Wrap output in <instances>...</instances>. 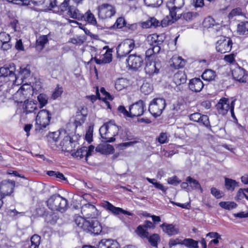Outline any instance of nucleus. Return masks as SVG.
Wrapping results in <instances>:
<instances>
[{
    "instance_id": "nucleus-27",
    "label": "nucleus",
    "mask_w": 248,
    "mask_h": 248,
    "mask_svg": "<svg viewBox=\"0 0 248 248\" xmlns=\"http://www.w3.org/2000/svg\"><path fill=\"white\" fill-rule=\"evenodd\" d=\"M31 2L36 6L44 5L47 8H52L56 5V0H31Z\"/></svg>"
},
{
    "instance_id": "nucleus-34",
    "label": "nucleus",
    "mask_w": 248,
    "mask_h": 248,
    "mask_svg": "<svg viewBox=\"0 0 248 248\" xmlns=\"http://www.w3.org/2000/svg\"><path fill=\"white\" fill-rule=\"evenodd\" d=\"M237 31L239 35L248 34V21H242L237 25Z\"/></svg>"
},
{
    "instance_id": "nucleus-6",
    "label": "nucleus",
    "mask_w": 248,
    "mask_h": 248,
    "mask_svg": "<svg viewBox=\"0 0 248 248\" xmlns=\"http://www.w3.org/2000/svg\"><path fill=\"white\" fill-rule=\"evenodd\" d=\"M185 4L184 0H170L167 2L166 6L170 12L172 19L176 20L180 18L181 14H178Z\"/></svg>"
},
{
    "instance_id": "nucleus-17",
    "label": "nucleus",
    "mask_w": 248,
    "mask_h": 248,
    "mask_svg": "<svg viewBox=\"0 0 248 248\" xmlns=\"http://www.w3.org/2000/svg\"><path fill=\"white\" fill-rule=\"evenodd\" d=\"M15 186V181L4 180L0 185V193L3 197L9 196L13 192Z\"/></svg>"
},
{
    "instance_id": "nucleus-35",
    "label": "nucleus",
    "mask_w": 248,
    "mask_h": 248,
    "mask_svg": "<svg viewBox=\"0 0 248 248\" xmlns=\"http://www.w3.org/2000/svg\"><path fill=\"white\" fill-rule=\"evenodd\" d=\"M236 16H242L245 18L248 19V14L243 12L240 8H236L232 9L229 14L228 17L230 19H232Z\"/></svg>"
},
{
    "instance_id": "nucleus-21",
    "label": "nucleus",
    "mask_w": 248,
    "mask_h": 248,
    "mask_svg": "<svg viewBox=\"0 0 248 248\" xmlns=\"http://www.w3.org/2000/svg\"><path fill=\"white\" fill-rule=\"evenodd\" d=\"M87 114V109L86 108L83 107L78 108L74 121L76 127L81 125L84 123Z\"/></svg>"
},
{
    "instance_id": "nucleus-37",
    "label": "nucleus",
    "mask_w": 248,
    "mask_h": 248,
    "mask_svg": "<svg viewBox=\"0 0 248 248\" xmlns=\"http://www.w3.org/2000/svg\"><path fill=\"white\" fill-rule=\"evenodd\" d=\"M86 147H82L79 149H78L76 152H73L71 154L72 155L78 159H81L83 157H85V160H87L86 158Z\"/></svg>"
},
{
    "instance_id": "nucleus-54",
    "label": "nucleus",
    "mask_w": 248,
    "mask_h": 248,
    "mask_svg": "<svg viewBox=\"0 0 248 248\" xmlns=\"http://www.w3.org/2000/svg\"><path fill=\"white\" fill-rule=\"evenodd\" d=\"M63 93V89L62 87H59L58 85L56 88L53 92L52 94V98L54 100L56 99L59 97L61 96Z\"/></svg>"
},
{
    "instance_id": "nucleus-18",
    "label": "nucleus",
    "mask_w": 248,
    "mask_h": 248,
    "mask_svg": "<svg viewBox=\"0 0 248 248\" xmlns=\"http://www.w3.org/2000/svg\"><path fill=\"white\" fill-rule=\"evenodd\" d=\"M103 206L107 210L111 212L115 216L119 215L121 214H123L124 215L128 216H134L133 213L127 211L126 210H124L121 208L115 207L108 202H105L103 203Z\"/></svg>"
},
{
    "instance_id": "nucleus-51",
    "label": "nucleus",
    "mask_w": 248,
    "mask_h": 248,
    "mask_svg": "<svg viewBox=\"0 0 248 248\" xmlns=\"http://www.w3.org/2000/svg\"><path fill=\"white\" fill-rule=\"evenodd\" d=\"M198 15L197 13L194 12H186L183 14V18L187 21H190L193 20L194 18L196 17Z\"/></svg>"
},
{
    "instance_id": "nucleus-58",
    "label": "nucleus",
    "mask_w": 248,
    "mask_h": 248,
    "mask_svg": "<svg viewBox=\"0 0 248 248\" xmlns=\"http://www.w3.org/2000/svg\"><path fill=\"white\" fill-rule=\"evenodd\" d=\"M11 40V37L9 34L5 32H0V44L5 43Z\"/></svg>"
},
{
    "instance_id": "nucleus-9",
    "label": "nucleus",
    "mask_w": 248,
    "mask_h": 248,
    "mask_svg": "<svg viewBox=\"0 0 248 248\" xmlns=\"http://www.w3.org/2000/svg\"><path fill=\"white\" fill-rule=\"evenodd\" d=\"M216 108L218 113L223 115L230 109L232 117H234L233 101H232L230 104L228 99L222 98L216 105Z\"/></svg>"
},
{
    "instance_id": "nucleus-63",
    "label": "nucleus",
    "mask_w": 248,
    "mask_h": 248,
    "mask_svg": "<svg viewBox=\"0 0 248 248\" xmlns=\"http://www.w3.org/2000/svg\"><path fill=\"white\" fill-rule=\"evenodd\" d=\"M211 193L217 199L220 198L222 196V193L220 190L215 187L211 188Z\"/></svg>"
},
{
    "instance_id": "nucleus-24",
    "label": "nucleus",
    "mask_w": 248,
    "mask_h": 248,
    "mask_svg": "<svg viewBox=\"0 0 248 248\" xmlns=\"http://www.w3.org/2000/svg\"><path fill=\"white\" fill-rule=\"evenodd\" d=\"M160 227L164 232L169 236L174 235L179 233V229L175 225L172 224L164 223L160 225Z\"/></svg>"
},
{
    "instance_id": "nucleus-43",
    "label": "nucleus",
    "mask_w": 248,
    "mask_h": 248,
    "mask_svg": "<svg viewBox=\"0 0 248 248\" xmlns=\"http://www.w3.org/2000/svg\"><path fill=\"white\" fill-rule=\"evenodd\" d=\"M31 245L30 248H39L41 242V237L37 234L33 235L31 239Z\"/></svg>"
},
{
    "instance_id": "nucleus-11",
    "label": "nucleus",
    "mask_w": 248,
    "mask_h": 248,
    "mask_svg": "<svg viewBox=\"0 0 248 248\" xmlns=\"http://www.w3.org/2000/svg\"><path fill=\"white\" fill-rule=\"evenodd\" d=\"M145 110V102L142 100H139L129 106L130 117H140L143 114Z\"/></svg>"
},
{
    "instance_id": "nucleus-15",
    "label": "nucleus",
    "mask_w": 248,
    "mask_h": 248,
    "mask_svg": "<svg viewBox=\"0 0 248 248\" xmlns=\"http://www.w3.org/2000/svg\"><path fill=\"white\" fill-rule=\"evenodd\" d=\"M126 62L130 69L137 70L142 66L143 57L140 55L131 54L126 59Z\"/></svg>"
},
{
    "instance_id": "nucleus-62",
    "label": "nucleus",
    "mask_w": 248,
    "mask_h": 248,
    "mask_svg": "<svg viewBox=\"0 0 248 248\" xmlns=\"http://www.w3.org/2000/svg\"><path fill=\"white\" fill-rule=\"evenodd\" d=\"M140 90L142 93L145 94H149L152 91V87H150L148 83L143 84Z\"/></svg>"
},
{
    "instance_id": "nucleus-41",
    "label": "nucleus",
    "mask_w": 248,
    "mask_h": 248,
    "mask_svg": "<svg viewBox=\"0 0 248 248\" xmlns=\"http://www.w3.org/2000/svg\"><path fill=\"white\" fill-rule=\"evenodd\" d=\"M48 42V38L46 35H43L38 38L36 40V47L40 50L43 49L45 44Z\"/></svg>"
},
{
    "instance_id": "nucleus-20",
    "label": "nucleus",
    "mask_w": 248,
    "mask_h": 248,
    "mask_svg": "<svg viewBox=\"0 0 248 248\" xmlns=\"http://www.w3.org/2000/svg\"><path fill=\"white\" fill-rule=\"evenodd\" d=\"M25 86L23 85L13 95V100L17 103H22L25 101L27 100L28 89L26 90L25 88Z\"/></svg>"
},
{
    "instance_id": "nucleus-33",
    "label": "nucleus",
    "mask_w": 248,
    "mask_h": 248,
    "mask_svg": "<svg viewBox=\"0 0 248 248\" xmlns=\"http://www.w3.org/2000/svg\"><path fill=\"white\" fill-rule=\"evenodd\" d=\"M225 186L226 189L231 191H233L235 188L239 186V183L235 180L225 178Z\"/></svg>"
},
{
    "instance_id": "nucleus-47",
    "label": "nucleus",
    "mask_w": 248,
    "mask_h": 248,
    "mask_svg": "<svg viewBox=\"0 0 248 248\" xmlns=\"http://www.w3.org/2000/svg\"><path fill=\"white\" fill-rule=\"evenodd\" d=\"M145 4L148 7H158L163 3V0H144Z\"/></svg>"
},
{
    "instance_id": "nucleus-32",
    "label": "nucleus",
    "mask_w": 248,
    "mask_h": 248,
    "mask_svg": "<svg viewBox=\"0 0 248 248\" xmlns=\"http://www.w3.org/2000/svg\"><path fill=\"white\" fill-rule=\"evenodd\" d=\"M97 211L95 207L91 204H86L82 206L81 208V213L83 217L87 216L90 217L92 216V214L90 212L94 213Z\"/></svg>"
},
{
    "instance_id": "nucleus-42",
    "label": "nucleus",
    "mask_w": 248,
    "mask_h": 248,
    "mask_svg": "<svg viewBox=\"0 0 248 248\" xmlns=\"http://www.w3.org/2000/svg\"><path fill=\"white\" fill-rule=\"evenodd\" d=\"M35 216L37 217H47L48 216H52V214L51 212L49 213L48 211H46L45 207H41L36 209Z\"/></svg>"
},
{
    "instance_id": "nucleus-64",
    "label": "nucleus",
    "mask_w": 248,
    "mask_h": 248,
    "mask_svg": "<svg viewBox=\"0 0 248 248\" xmlns=\"http://www.w3.org/2000/svg\"><path fill=\"white\" fill-rule=\"evenodd\" d=\"M180 181L178 180L177 176H174L172 177H170L167 180V182L170 185H177L180 183Z\"/></svg>"
},
{
    "instance_id": "nucleus-44",
    "label": "nucleus",
    "mask_w": 248,
    "mask_h": 248,
    "mask_svg": "<svg viewBox=\"0 0 248 248\" xmlns=\"http://www.w3.org/2000/svg\"><path fill=\"white\" fill-rule=\"evenodd\" d=\"M83 17L84 18L86 21L92 25H96L97 24L96 18L94 15L91 13L90 11L86 12L85 16L83 15Z\"/></svg>"
},
{
    "instance_id": "nucleus-28",
    "label": "nucleus",
    "mask_w": 248,
    "mask_h": 248,
    "mask_svg": "<svg viewBox=\"0 0 248 248\" xmlns=\"http://www.w3.org/2000/svg\"><path fill=\"white\" fill-rule=\"evenodd\" d=\"M170 66L175 69L183 67L185 65V61L181 57L173 56L170 61Z\"/></svg>"
},
{
    "instance_id": "nucleus-55",
    "label": "nucleus",
    "mask_w": 248,
    "mask_h": 248,
    "mask_svg": "<svg viewBox=\"0 0 248 248\" xmlns=\"http://www.w3.org/2000/svg\"><path fill=\"white\" fill-rule=\"evenodd\" d=\"M159 239V235L157 234H154L150 236L148 238L150 243L153 247H157V242Z\"/></svg>"
},
{
    "instance_id": "nucleus-10",
    "label": "nucleus",
    "mask_w": 248,
    "mask_h": 248,
    "mask_svg": "<svg viewBox=\"0 0 248 248\" xmlns=\"http://www.w3.org/2000/svg\"><path fill=\"white\" fill-rule=\"evenodd\" d=\"M78 144L77 138L76 136L71 137L66 136L61 141L60 146L62 151L69 153L72 152L73 148H75Z\"/></svg>"
},
{
    "instance_id": "nucleus-40",
    "label": "nucleus",
    "mask_w": 248,
    "mask_h": 248,
    "mask_svg": "<svg viewBox=\"0 0 248 248\" xmlns=\"http://www.w3.org/2000/svg\"><path fill=\"white\" fill-rule=\"evenodd\" d=\"M128 84V81L124 78H118L115 81V87L118 91H121L126 87Z\"/></svg>"
},
{
    "instance_id": "nucleus-13",
    "label": "nucleus",
    "mask_w": 248,
    "mask_h": 248,
    "mask_svg": "<svg viewBox=\"0 0 248 248\" xmlns=\"http://www.w3.org/2000/svg\"><path fill=\"white\" fill-rule=\"evenodd\" d=\"M161 67L160 62L152 61L149 58L145 59L144 70L149 76L157 74Z\"/></svg>"
},
{
    "instance_id": "nucleus-49",
    "label": "nucleus",
    "mask_w": 248,
    "mask_h": 248,
    "mask_svg": "<svg viewBox=\"0 0 248 248\" xmlns=\"http://www.w3.org/2000/svg\"><path fill=\"white\" fill-rule=\"evenodd\" d=\"M48 97L44 93H40L37 96V100L39 103L40 108H42L46 106L48 102Z\"/></svg>"
},
{
    "instance_id": "nucleus-57",
    "label": "nucleus",
    "mask_w": 248,
    "mask_h": 248,
    "mask_svg": "<svg viewBox=\"0 0 248 248\" xmlns=\"http://www.w3.org/2000/svg\"><path fill=\"white\" fill-rule=\"evenodd\" d=\"M125 25V21L124 18L122 17H120L118 18L115 24L113 25L114 28H117L118 29H121Z\"/></svg>"
},
{
    "instance_id": "nucleus-3",
    "label": "nucleus",
    "mask_w": 248,
    "mask_h": 248,
    "mask_svg": "<svg viewBox=\"0 0 248 248\" xmlns=\"http://www.w3.org/2000/svg\"><path fill=\"white\" fill-rule=\"evenodd\" d=\"M47 206L51 210L63 213L68 207L67 200L61 196L59 194L51 196L46 201Z\"/></svg>"
},
{
    "instance_id": "nucleus-39",
    "label": "nucleus",
    "mask_w": 248,
    "mask_h": 248,
    "mask_svg": "<svg viewBox=\"0 0 248 248\" xmlns=\"http://www.w3.org/2000/svg\"><path fill=\"white\" fill-rule=\"evenodd\" d=\"M106 48H107V50L102 58V62L103 63H108L112 61V49L108 48L107 46L104 47V49Z\"/></svg>"
},
{
    "instance_id": "nucleus-59",
    "label": "nucleus",
    "mask_w": 248,
    "mask_h": 248,
    "mask_svg": "<svg viewBox=\"0 0 248 248\" xmlns=\"http://www.w3.org/2000/svg\"><path fill=\"white\" fill-rule=\"evenodd\" d=\"M182 243L183 240L178 238L175 239L171 238L169 240V246L170 248H171L177 245H182Z\"/></svg>"
},
{
    "instance_id": "nucleus-14",
    "label": "nucleus",
    "mask_w": 248,
    "mask_h": 248,
    "mask_svg": "<svg viewBox=\"0 0 248 248\" xmlns=\"http://www.w3.org/2000/svg\"><path fill=\"white\" fill-rule=\"evenodd\" d=\"M232 42L230 38L222 37L216 43L217 51L221 53H225L231 50Z\"/></svg>"
},
{
    "instance_id": "nucleus-38",
    "label": "nucleus",
    "mask_w": 248,
    "mask_h": 248,
    "mask_svg": "<svg viewBox=\"0 0 248 248\" xmlns=\"http://www.w3.org/2000/svg\"><path fill=\"white\" fill-rule=\"evenodd\" d=\"M183 245L188 248H198V241L191 238H186L183 240Z\"/></svg>"
},
{
    "instance_id": "nucleus-1",
    "label": "nucleus",
    "mask_w": 248,
    "mask_h": 248,
    "mask_svg": "<svg viewBox=\"0 0 248 248\" xmlns=\"http://www.w3.org/2000/svg\"><path fill=\"white\" fill-rule=\"evenodd\" d=\"M120 128L114 120L105 123L99 128L102 141L106 143L114 142L116 140L115 137L118 135Z\"/></svg>"
},
{
    "instance_id": "nucleus-53",
    "label": "nucleus",
    "mask_w": 248,
    "mask_h": 248,
    "mask_svg": "<svg viewBox=\"0 0 248 248\" xmlns=\"http://www.w3.org/2000/svg\"><path fill=\"white\" fill-rule=\"evenodd\" d=\"M215 20L211 17L209 16L205 18L203 21V25L208 28H212L216 25Z\"/></svg>"
},
{
    "instance_id": "nucleus-4",
    "label": "nucleus",
    "mask_w": 248,
    "mask_h": 248,
    "mask_svg": "<svg viewBox=\"0 0 248 248\" xmlns=\"http://www.w3.org/2000/svg\"><path fill=\"white\" fill-rule=\"evenodd\" d=\"M51 114L46 109L39 111L36 117L35 130L40 131L49 124Z\"/></svg>"
},
{
    "instance_id": "nucleus-48",
    "label": "nucleus",
    "mask_w": 248,
    "mask_h": 248,
    "mask_svg": "<svg viewBox=\"0 0 248 248\" xmlns=\"http://www.w3.org/2000/svg\"><path fill=\"white\" fill-rule=\"evenodd\" d=\"M136 232L139 236L142 238L148 237V232L143 225H140L138 226Z\"/></svg>"
},
{
    "instance_id": "nucleus-2",
    "label": "nucleus",
    "mask_w": 248,
    "mask_h": 248,
    "mask_svg": "<svg viewBox=\"0 0 248 248\" xmlns=\"http://www.w3.org/2000/svg\"><path fill=\"white\" fill-rule=\"evenodd\" d=\"M94 218H76L75 220L77 226L87 232L94 235L100 234L102 227L99 222Z\"/></svg>"
},
{
    "instance_id": "nucleus-26",
    "label": "nucleus",
    "mask_w": 248,
    "mask_h": 248,
    "mask_svg": "<svg viewBox=\"0 0 248 248\" xmlns=\"http://www.w3.org/2000/svg\"><path fill=\"white\" fill-rule=\"evenodd\" d=\"M233 78L240 82H246L247 76L246 71L242 68L239 67L233 70L232 72Z\"/></svg>"
},
{
    "instance_id": "nucleus-36",
    "label": "nucleus",
    "mask_w": 248,
    "mask_h": 248,
    "mask_svg": "<svg viewBox=\"0 0 248 248\" xmlns=\"http://www.w3.org/2000/svg\"><path fill=\"white\" fill-rule=\"evenodd\" d=\"M159 37L160 36L156 34L149 35L147 37V41L151 46L155 44L162 45L163 40H159Z\"/></svg>"
},
{
    "instance_id": "nucleus-31",
    "label": "nucleus",
    "mask_w": 248,
    "mask_h": 248,
    "mask_svg": "<svg viewBox=\"0 0 248 248\" xmlns=\"http://www.w3.org/2000/svg\"><path fill=\"white\" fill-rule=\"evenodd\" d=\"M217 77L216 72L211 69H206L203 72L202 78L204 80L208 81H214Z\"/></svg>"
},
{
    "instance_id": "nucleus-19",
    "label": "nucleus",
    "mask_w": 248,
    "mask_h": 248,
    "mask_svg": "<svg viewBox=\"0 0 248 248\" xmlns=\"http://www.w3.org/2000/svg\"><path fill=\"white\" fill-rule=\"evenodd\" d=\"M82 248H96L90 245H85ZM98 248H119V243L112 239H102L98 245Z\"/></svg>"
},
{
    "instance_id": "nucleus-25",
    "label": "nucleus",
    "mask_w": 248,
    "mask_h": 248,
    "mask_svg": "<svg viewBox=\"0 0 248 248\" xmlns=\"http://www.w3.org/2000/svg\"><path fill=\"white\" fill-rule=\"evenodd\" d=\"M23 109V112L26 114L36 113L38 110V104L34 101L27 100L25 101Z\"/></svg>"
},
{
    "instance_id": "nucleus-50",
    "label": "nucleus",
    "mask_w": 248,
    "mask_h": 248,
    "mask_svg": "<svg viewBox=\"0 0 248 248\" xmlns=\"http://www.w3.org/2000/svg\"><path fill=\"white\" fill-rule=\"evenodd\" d=\"M200 124H202L206 127H211L209 117L206 115H201V118L198 122Z\"/></svg>"
},
{
    "instance_id": "nucleus-60",
    "label": "nucleus",
    "mask_w": 248,
    "mask_h": 248,
    "mask_svg": "<svg viewBox=\"0 0 248 248\" xmlns=\"http://www.w3.org/2000/svg\"><path fill=\"white\" fill-rule=\"evenodd\" d=\"M69 6H69L68 2L66 1V0H65V1L60 5L59 8L62 14H66Z\"/></svg>"
},
{
    "instance_id": "nucleus-23",
    "label": "nucleus",
    "mask_w": 248,
    "mask_h": 248,
    "mask_svg": "<svg viewBox=\"0 0 248 248\" xmlns=\"http://www.w3.org/2000/svg\"><path fill=\"white\" fill-rule=\"evenodd\" d=\"M30 75V70L27 67H20L19 73L16 75V81H15L14 85L21 84L24 79L29 77Z\"/></svg>"
},
{
    "instance_id": "nucleus-22",
    "label": "nucleus",
    "mask_w": 248,
    "mask_h": 248,
    "mask_svg": "<svg viewBox=\"0 0 248 248\" xmlns=\"http://www.w3.org/2000/svg\"><path fill=\"white\" fill-rule=\"evenodd\" d=\"M204 87L202 80L199 78H194L190 79L189 83V88L192 92H200Z\"/></svg>"
},
{
    "instance_id": "nucleus-61",
    "label": "nucleus",
    "mask_w": 248,
    "mask_h": 248,
    "mask_svg": "<svg viewBox=\"0 0 248 248\" xmlns=\"http://www.w3.org/2000/svg\"><path fill=\"white\" fill-rule=\"evenodd\" d=\"M154 223L150 221H146L145 224L143 225L146 229L153 228L155 227L154 224L160 221V218H152Z\"/></svg>"
},
{
    "instance_id": "nucleus-16",
    "label": "nucleus",
    "mask_w": 248,
    "mask_h": 248,
    "mask_svg": "<svg viewBox=\"0 0 248 248\" xmlns=\"http://www.w3.org/2000/svg\"><path fill=\"white\" fill-rule=\"evenodd\" d=\"M170 20L165 19H164L160 22L159 20L154 17H151L146 21L143 22L141 25L143 28L147 29L149 28H156L160 25H161L163 27H166L170 24Z\"/></svg>"
},
{
    "instance_id": "nucleus-7",
    "label": "nucleus",
    "mask_w": 248,
    "mask_h": 248,
    "mask_svg": "<svg viewBox=\"0 0 248 248\" xmlns=\"http://www.w3.org/2000/svg\"><path fill=\"white\" fill-rule=\"evenodd\" d=\"M166 106V101L163 98H155L150 103L148 110L155 118L160 116Z\"/></svg>"
},
{
    "instance_id": "nucleus-12",
    "label": "nucleus",
    "mask_w": 248,
    "mask_h": 248,
    "mask_svg": "<svg viewBox=\"0 0 248 248\" xmlns=\"http://www.w3.org/2000/svg\"><path fill=\"white\" fill-rule=\"evenodd\" d=\"M116 13L115 8L108 4H103L98 7V17L102 19L111 18Z\"/></svg>"
},
{
    "instance_id": "nucleus-30",
    "label": "nucleus",
    "mask_w": 248,
    "mask_h": 248,
    "mask_svg": "<svg viewBox=\"0 0 248 248\" xmlns=\"http://www.w3.org/2000/svg\"><path fill=\"white\" fill-rule=\"evenodd\" d=\"M173 81L177 86L184 84L186 81V76L183 72L179 71L174 75Z\"/></svg>"
},
{
    "instance_id": "nucleus-5",
    "label": "nucleus",
    "mask_w": 248,
    "mask_h": 248,
    "mask_svg": "<svg viewBox=\"0 0 248 248\" xmlns=\"http://www.w3.org/2000/svg\"><path fill=\"white\" fill-rule=\"evenodd\" d=\"M16 66L13 63L9 64H6L4 66L0 68V79L2 78H4V81L6 82H10L14 85L15 81H16Z\"/></svg>"
},
{
    "instance_id": "nucleus-52",
    "label": "nucleus",
    "mask_w": 248,
    "mask_h": 248,
    "mask_svg": "<svg viewBox=\"0 0 248 248\" xmlns=\"http://www.w3.org/2000/svg\"><path fill=\"white\" fill-rule=\"evenodd\" d=\"M61 135L60 131H57L53 132H50L48 135V138L50 141L56 142L58 141Z\"/></svg>"
},
{
    "instance_id": "nucleus-45",
    "label": "nucleus",
    "mask_w": 248,
    "mask_h": 248,
    "mask_svg": "<svg viewBox=\"0 0 248 248\" xmlns=\"http://www.w3.org/2000/svg\"><path fill=\"white\" fill-rule=\"evenodd\" d=\"M219 206L227 210H231L236 207L237 204L233 202H221L219 203Z\"/></svg>"
},
{
    "instance_id": "nucleus-29",
    "label": "nucleus",
    "mask_w": 248,
    "mask_h": 248,
    "mask_svg": "<svg viewBox=\"0 0 248 248\" xmlns=\"http://www.w3.org/2000/svg\"><path fill=\"white\" fill-rule=\"evenodd\" d=\"M68 17L73 19H80L83 17V14L73 6H70L66 14Z\"/></svg>"
},
{
    "instance_id": "nucleus-8",
    "label": "nucleus",
    "mask_w": 248,
    "mask_h": 248,
    "mask_svg": "<svg viewBox=\"0 0 248 248\" xmlns=\"http://www.w3.org/2000/svg\"><path fill=\"white\" fill-rule=\"evenodd\" d=\"M135 46V44L134 40L130 39L125 40L117 47V57L122 58L126 57Z\"/></svg>"
},
{
    "instance_id": "nucleus-46",
    "label": "nucleus",
    "mask_w": 248,
    "mask_h": 248,
    "mask_svg": "<svg viewBox=\"0 0 248 248\" xmlns=\"http://www.w3.org/2000/svg\"><path fill=\"white\" fill-rule=\"evenodd\" d=\"M186 181H187L188 184L190 185V186L193 189H200L202 190L201 185L199 182L196 180L192 178L190 176H188L186 179Z\"/></svg>"
},
{
    "instance_id": "nucleus-56",
    "label": "nucleus",
    "mask_w": 248,
    "mask_h": 248,
    "mask_svg": "<svg viewBox=\"0 0 248 248\" xmlns=\"http://www.w3.org/2000/svg\"><path fill=\"white\" fill-rule=\"evenodd\" d=\"M7 215L9 216L15 217L16 216H25L24 212H18L15 209H8L7 211Z\"/></svg>"
}]
</instances>
